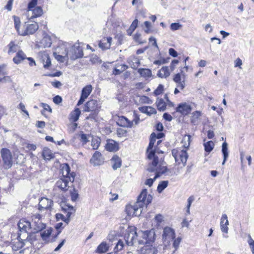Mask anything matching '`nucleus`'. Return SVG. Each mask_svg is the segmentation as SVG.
<instances>
[{
  "mask_svg": "<svg viewBox=\"0 0 254 254\" xmlns=\"http://www.w3.org/2000/svg\"><path fill=\"white\" fill-rule=\"evenodd\" d=\"M14 21V25L15 28L17 31L18 34H19V32L21 31V29H20V19L18 17L14 16H13Z\"/></svg>",
  "mask_w": 254,
  "mask_h": 254,
  "instance_id": "nucleus-48",
  "label": "nucleus"
},
{
  "mask_svg": "<svg viewBox=\"0 0 254 254\" xmlns=\"http://www.w3.org/2000/svg\"><path fill=\"white\" fill-rule=\"evenodd\" d=\"M175 238V233L173 229L169 227H166L164 228L162 239L165 243L169 244Z\"/></svg>",
  "mask_w": 254,
  "mask_h": 254,
  "instance_id": "nucleus-15",
  "label": "nucleus"
},
{
  "mask_svg": "<svg viewBox=\"0 0 254 254\" xmlns=\"http://www.w3.org/2000/svg\"><path fill=\"white\" fill-rule=\"evenodd\" d=\"M71 197L72 201H75L78 198V194L75 190L71 192Z\"/></svg>",
  "mask_w": 254,
  "mask_h": 254,
  "instance_id": "nucleus-64",
  "label": "nucleus"
},
{
  "mask_svg": "<svg viewBox=\"0 0 254 254\" xmlns=\"http://www.w3.org/2000/svg\"><path fill=\"white\" fill-rule=\"evenodd\" d=\"M8 54H11L18 51V46L17 45L15 44L13 42H11L8 45Z\"/></svg>",
  "mask_w": 254,
  "mask_h": 254,
  "instance_id": "nucleus-43",
  "label": "nucleus"
},
{
  "mask_svg": "<svg viewBox=\"0 0 254 254\" xmlns=\"http://www.w3.org/2000/svg\"><path fill=\"white\" fill-rule=\"evenodd\" d=\"M159 246L156 244L146 245L140 250L141 254H157L159 252Z\"/></svg>",
  "mask_w": 254,
  "mask_h": 254,
  "instance_id": "nucleus-18",
  "label": "nucleus"
},
{
  "mask_svg": "<svg viewBox=\"0 0 254 254\" xmlns=\"http://www.w3.org/2000/svg\"><path fill=\"white\" fill-rule=\"evenodd\" d=\"M43 156L45 159L49 160L54 157V155L51 150L48 148H44L43 151Z\"/></svg>",
  "mask_w": 254,
  "mask_h": 254,
  "instance_id": "nucleus-41",
  "label": "nucleus"
},
{
  "mask_svg": "<svg viewBox=\"0 0 254 254\" xmlns=\"http://www.w3.org/2000/svg\"><path fill=\"white\" fill-rule=\"evenodd\" d=\"M152 199V196L147 194V190H143L138 196L137 201L133 205H127L126 211L127 216L129 217L139 216L142 212V208L143 206H147L151 203Z\"/></svg>",
  "mask_w": 254,
  "mask_h": 254,
  "instance_id": "nucleus-1",
  "label": "nucleus"
},
{
  "mask_svg": "<svg viewBox=\"0 0 254 254\" xmlns=\"http://www.w3.org/2000/svg\"><path fill=\"white\" fill-rule=\"evenodd\" d=\"M117 134L119 137L125 136L127 134V131L123 128H118L117 130Z\"/></svg>",
  "mask_w": 254,
  "mask_h": 254,
  "instance_id": "nucleus-60",
  "label": "nucleus"
},
{
  "mask_svg": "<svg viewBox=\"0 0 254 254\" xmlns=\"http://www.w3.org/2000/svg\"><path fill=\"white\" fill-rule=\"evenodd\" d=\"M109 246L106 242H102L96 250V253L103 254L106 253L109 250Z\"/></svg>",
  "mask_w": 254,
  "mask_h": 254,
  "instance_id": "nucleus-31",
  "label": "nucleus"
},
{
  "mask_svg": "<svg viewBox=\"0 0 254 254\" xmlns=\"http://www.w3.org/2000/svg\"><path fill=\"white\" fill-rule=\"evenodd\" d=\"M138 72L140 75L144 77H150L152 75L151 71L147 68H139Z\"/></svg>",
  "mask_w": 254,
  "mask_h": 254,
  "instance_id": "nucleus-39",
  "label": "nucleus"
},
{
  "mask_svg": "<svg viewBox=\"0 0 254 254\" xmlns=\"http://www.w3.org/2000/svg\"><path fill=\"white\" fill-rule=\"evenodd\" d=\"M178 73L176 74L173 78V80L177 83V87L181 90H183L186 86V75L185 73Z\"/></svg>",
  "mask_w": 254,
  "mask_h": 254,
  "instance_id": "nucleus-17",
  "label": "nucleus"
},
{
  "mask_svg": "<svg viewBox=\"0 0 254 254\" xmlns=\"http://www.w3.org/2000/svg\"><path fill=\"white\" fill-rule=\"evenodd\" d=\"M181 239L178 237L177 239L174 241L173 247L175 249V250L178 248L180 243L181 242Z\"/></svg>",
  "mask_w": 254,
  "mask_h": 254,
  "instance_id": "nucleus-61",
  "label": "nucleus"
},
{
  "mask_svg": "<svg viewBox=\"0 0 254 254\" xmlns=\"http://www.w3.org/2000/svg\"><path fill=\"white\" fill-rule=\"evenodd\" d=\"M134 119L132 121H130L127 118L122 116L119 118L117 124L121 127H131L133 126L134 123L135 125H137L139 121V118L137 117L136 115L134 114Z\"/></svg>",
  "mask_w": 254,
  "mask_h": 254,
  "instance_id": "nucleus-13",
  "label": "nucleus"
},
{
  "mask_svg": "<svg viewBox=\"0 0 254 254\" xmlns=\"http://www.w3.org/2000/svg\"><path fill=\"white\" fill-rule=\"evenodd\" d=\"M156 104L158 110L163 111L166 109V104L163 99H158Z\"/></svg>",
  "mask_w": 254,
  "mask_h": 254,
  "instance_id": "nucleus-42",
  "label": "nucleus"
},
{
  "mask_svg": "<svg viewBox=\"0 0 254 254\" xmlns=\"http://www.w3.org/2000/svg\"><path fill=\"white\" fill-rule=\"evenodd\" d=\"M52 45V40L50 36L46 33L43 34V37L40 42L39 47H50Z\"/></svg>",
  "mask_w": 254,
  "mask_h": 254,
  "instance_id": "nucleus-28",
  "label": "nucleus"
},
{
  "mask_svg": "<svg viewBox=\"0 0 254 254\" xmlns=\"http://www.w3.org/2000/svg\"><path fill=\"white\" fill-rule=\"evenodd\" d=\"M68 52V57L71 60H75L78 58H81L83 56V53L82 48L79 44H75L73 45Z\"/></svg>",
  "mask_w": 254,
  "mask_h": 254,
  "instance_id": "nucleus-10",
  "label": "nucleus"
},
{
  "mask_svg": "<svg viewBox=\"0 0 254 254\" xmlns=\"http://www.w3.org/2000/svg\"><path fill=\"white\" fill-rule=\"evenodd\" d=\"M205 151L207 152H210L214 147V144L212 141H209L204 143Z\"/></svg>",
  "mask_w": 254,
  "mask_h": 254,
  "instance_id": "nucleus-45",
  "label": "nucleus"
},
{
  "mask_svg": "<svg viewBox=\"0 0 254 254\" xmlns=\"http://www.w3.org/2000/svg\"><path fill=\"white\" fill-rule=\"evenodd\" d=\"M182 27V25L179 23H172L170 25V29L172 31H176L181 29Z\"/></svg>",
  "mask_w": 254,
  "mask_h": 254,
  "instance_id": "nucleus-52",
  "label": "nucleus"
},
{
  "mask_svg": "<svg viewBox=\"0 0 254 254\" xmlns=\"http://www.w3.org/2000/svg\"><path fill=\"white\" fill-rule=\"evenodd\" d=\"M138 235L142 238V240H138L139 244H147L153 243L155 240V230L152 229L147 231H140Z\"/></svg>",
  "mask_w": 254,
  "mask_h": 254,
  "instance_id": "nucleus-7",
  "label": "nucleus"
},
{
  "mask_svg": "<svg viewBox=\"0 0 254 254\" xmlns=\"http://www.w3.org/2000/svg\"><path fill=\"white\" fill-rule=\"evenodd\" d=\"M24 237L21 236V234H19L17 237V241L12 243V250L17 251L21 249L24 245L25 242H27V238L24 239Z\"/></svg>",
  "mask_w": 254,
  "mask_h": 254,
  "instance_id": "nucleus-21",
  "label": "nucleus"
},
{
  "mask_svg": "<svg viewBox=\"0 0 254 254\" xmlns=\"http://www.w3.org/2000/svg\"><path fill=\"white\" fill-rule=\"evenodd\" d=\"M170 72L167 66H163L159 71L158 75L161 78H166L170 75Z\"/></svg>",
  "mask_w": 254,
  "mask_h": 254,
  "instance_id": "nucleus-35",
  "label": "nucleus"
},
{
  "mask_svg": "<svg viewBox=\"0 0 254 254\" xmlns=\"http://www.w3.org/2000/svg\"><path fill=\"white\" fill-rule=\"evenodd\" d=\"M190 135L189 134H186L183 137L182 143L183 144V146L185 148H188L189 147L190 142Z\"/></svg>",
  "mask_w": 254,
  "mask_h": 254,
  "instance_id": "nucleus-44",
  "label": "nucleus"
},
{
  "mask_svg": "<svg viewBox=\"0 0 254 254\" xmlns=\"http://www.w3.org/2000/svg\"><path fill=\"white\" fill-rule=\"evenodd\" d=\"M54 55L55 59L57 61L61 63H64L65 61H67L68 60V52H67V51L66 50H65V53L64 55H60L56 53H54Z\"/></svg>",
  "mask_w": 254,
  "mask_h": 254,
  "instance_id": "nucleus-34",
  "label": "nucleus"
},
{
  "mask_svg": "<svg viewBox=\"0 0 254 254\" xmlns=\"http://www.w3.org/2000/svg\"><path fill=\"white\" fill-rule=\"evenodd\" d=\"M80 114L81 112L79 109H75L70 114V120L74 122H76L79 119Z\"/></svg>",
  "mask_w": 254,
  "mask_h": 254,
  "instance_id": "nucleus-37",
  "label": "nucleus"
},
{
  "mask_svg": "<svg viewBox=\"0 0 254 254\" xmlns=\"http://www.w3.org/2000/svg\"><path fill=\"white\" fill-rule=\"evenodd\" d=\"M137 24H138V20H137V19H136L134 20H133V21L132 22L131 25L130 26L129 30L131 31V32L130 33H128L129 35H130L131 32L132 31H133L136 29V28L137 26Z\"/></svg>",
  "mask_w": 254,
  "mask_h": 254,
  "instance_id": "nucleus-56",
  "label": "nucleus"
},
{
  "mask_svg": "<svg viewBox=\"0 0 254 254\" xmlns=\"http://www.w3.org/2000/svg\"><path fill=\"white\" fill-rule=\"evenodd\" d=\"M248 243L251 249L253 254H254V240L252 238L250 235L248 236Z\"/></svg>",
  "mask_w": 254,
  "mask_h": 254,
  "instance_id": "nucleus-54",
  "label": "nucleus"
},
{
  "mask_svg": "<svg viewBox=\"0 0 254 254\" xmlns=\"http://www.w3.org/2000/svg\"><path fill=\"white\" fill-rule=\"evenodd\" d=\"M124 246V244L123 241L121 240H120L118 241L115 248H114V252L115 253H117L120 251H121Z\"/></svg>",
  "mask_w": 254,
  "mask_h": 254,
  "instance_id": "nucleus-49",
  "label": "nucleus"
},
{
  "mask_svg": "<svg viewBox=\"0 0 254 254\" xmlns=\"http://www.w3.org/2000/svg\"><path fill=\"white\" fill-rule=\"evenodd\" d=\"M31 222L24 219L20 220L18 223V227L20 231V234H22L23 232L26 234L27 238L29 236L28 231L30 230V233H31Z\"/></svg>",
  "mask_w": 254,
  "mask_h": 254,
  "instance_id": "nucleus-14",
  "label": "nucleus"
},
{
  "mask_svg": "<svg viewBox=\"0 0 254 254\" xmlns=\"http://www.w3.org/2000/svg\"><path fill=\"white\" fill-rule=\"evenodd\" d=\"M100 105L98 101L96 100H90L88 101L84 107V112H99Z\"/></svg>",
  "mask_w": 254,
  "mask_h": 254,
  "instance_id": "nucleus-16",
  "label": "nucleus"
},
{
  "mask_svg": "<svg viewBox=\"0 0 254 254\" xmlns=\"http://www.w3.org/2000/svg\"><path fill=\"white\" fill-rule=\"evenodd\" d=\"M134 40L138 43L139 44H143L146 42V40H142L141 38V34L138 33H136L133 36Z\"/></svg>",
  "mask_w": 254,
  "mask_h": 254,
  "instance_id": "nucleus-47",
  "label": "nucleus"
},
{
  "mask_svg": "<svg viewBox=\"0 0 254 254\" xmlns=\"http://www.w3.org/2000/svg\"><path fill=\"white\" fill-rule=\"evenodd\" d=\"M112 41L111 37H104L99 43V47L103 50L110 49Z\"/></svg>",
  "mask_w": 254,
  "mask_h": 254,
  "instance_id": "nucleus-24",
  "label": "nucleus"
},
{
  "mask_svg": "<svg viewBox=\"0 0 254 254\" xmlns=\"http://www.w3.org/2000/svg\"><path fill=\"white\" fill-rule=\"evenodd\" d=\"M194 200V197L193 196H190L188 199V205H187V212L188 214L190 213V208L191 206V203Z\"/></svg>",
  "mask_w": 254,
  "mask_h": 254,
  "instance_id": "nucleus-59",
  "label": "nucleus"
},
{
  "mask_svg": "<svg viewBox=\"0 0 254 254\" xmlns=\"http://www.w3.org/2000/svg\"><path fill=\"white\" fill-rule=\"evenodd\" d=\"M37 3V0H31L28 4V10L34 8Z\"/></svg>",
  "mask_w": 254,
  "mask_h": 254,
  "instance_id": "nucleus-58",
  "label": "nucleus"
},
{
  "mask_svg": "<svg viewBox=\"0 0 254 254\" xmlns=\"http://www.w3.org/2000/svg\"><path fill=\"white\" fill-rule=\"evenodd\" d=\"M39 26L37 23H26L23 26L21 31L19 32V35L25 36L34 34L38 29Z\"/></svg>",
  "mask_w": 254,
  "mask_h": 254,
  "instance_id": "nucleus-12",
  "label": "nucleus"
},
{
  "mask_svg": "<svg viewBox=\"0 0 254 254\" xmlns=\"http://www.w3.org/2000/svg\"><path fill=\"white\" fill-rule=\"evenodd\" d=\"M100 144V141L98 139H93L91 142V145L93 149H97Z\"/></svg>",
  "mask_w": 254,
  "mask_h": 254,
  "instance_id": "nucleus-55",
  "label": "nucleus"
},
{
  "mask_svg": "<svg viewBox=\"0 0 254 254\" xmlns=\"http://www.w3.org/2000/svg\"><path fill=\"white\" fill-rule=\"evenodd\" d=\"M191 111L190 105L187 103L180 104L176 109V111L181 113L183 115H187Z\"/></svg>",
  "mask_w": 254,
  "mask_h": 254,
  "instance_id": "nucleus-25",
  "label": "nucleus"
},
{
  "mask_svg": "<svg viewBox=\"0 0 254 254\" xmlns=\"http://www.w3.org/2000/svg\"><path fill=\"white\" fill-rule=\"evenodd\" d=\"M156 134L152 133L150 136V140L149 146L147 149V158L149 162H152V167L157 163H165L162 157H159L158 155L162 154V151H159L157 149V146H154L156 141Z\"/></svg>",
  "mask_w": 254,
  "mask_h": 254,
  "instance_id": "nucleus-2",
  "label": "nucleus"
},
{
  "mask_svg": "<svg viewBox=\"0 0 254 254\" xmlns=\"http://www.w3.org/2000/svg\"><path fill=\"white\" fill-rule=\"evenodd\" d=\"M61 206L62 210L66 214V216H64L62 214L57 213L56 215V219L58 221L62 220L68 224L69 222L71 215L75 212V210L73 206L69 205L62 204Z\"/></svg>",
  "mask_w": 254,
  "mask_h": 254,
  "instance_id": "nucleus-8",
  "label": "nucleus"
},
{
  "mask_svg": "<svg viewBox=\"0 0 254 254\" xmlns=\"http://www.w3.org/2000/svg\"><path fill=\"white\" fill-rule=\"evenodd\" d=\"M128 64L132 68H136L139 65L140 62L137 58L133 57L129 59Z\"/></svg>",
  "mask_w": 254,
  "mask_h": 254,
  "instance_id": "nucleus-40",
  "label": "nucleus"
},
{
  "mask_svg": "<svg viewBox=\"0 0 254 254\" xmlns=\"http://www.w3.org/2000/svg\"><path fill=\"white\" fill-rule=\"evenodd\" d=\"M168 185V181H162L159 183L157 187V191L158 192L161 193L166 188H167Z\"/></svg>",
  "mask_w": 254,
  "mask_h": 254,
  "instance_id": "nucleus-46",
  "label": "nucleus"
},
{
  "mask_svg": "<svg viewBox=\"0 0 254 254\" xmlns=\"http://www.w3.org/2000/svg\"><path fill=\"white\" fill-rule=\"evenodd\" d=\"M172 154L175 159L176 162L178 165L182 164L181 168L186 166L188 158V154L186 150L181 148L174 149L172 151Z\"/></svg>",
  "mask_w": 254,
  "mask_h": 254,
  "instance_id": "nucleus-5",
  "label": "nucleus"
},
{
  "mask_svg": "<svg viewBox=\"0 0 254 254\" xmlns=\"http://www.w3.org/2000/svg\"><path fill=\"white\" fill-rule=\"evenodd\" d=\"M163 218L164 217L162 215L158 214L155 216L154 219L155 221L157 223V224H159L163 221Z\"/></svg>",
  "mask_w": 254,
  "mask_h": 254,
  "instance_id": "nucleus-62",
  "label": "nucleus"
},
{
  "mask_svg": "<svg viewBox=\"0 0 254 254\" xmlns=\"http://www.w3.org/2000/svg\"><path fill=\"white\" fill-rule=\"evenodd\" d=\"M127 68V66L126 64H121L117 66V67L114 69L113 74L114 75H118L122 73Z\"/></svg>",
  "mask_w": 254,
  "mask_h": 254,
  "instance_id": "nucleus-38",
  "label": "nucleus"
},
{
  "mask_svg": "<svg viewBox=\"0 0 254 254\" xmlns=\"http://www.w3.org/2000/svg\"><path fill=\"white\" fill-rule=\"evenodd\" d=\"M222 152L223 155V161L222 162V165H224L229 157L228 144L226 142H224L222 144Z\"/></svg>",
  "mask_w": 254,
  "mask_h": 254,
  "instance_id": "nucleus-32",
  "label": "nucleus"
},
{
  "mask_svg": "<svg viewBox=\"0 0 254 254\" xmlns=\"http://www.w3.org/2000/svg\"><path fill=\"white\" fill-rule=\"evenodd\" d=\"M111 161L113 163L112 167L114 170H116L121 166V160L119 156L114 155L111 159Z\"/></svg>",
  "mask_w": 254,
  "mask_h": 254,
  "instance_id": "nucleus-33",
  "label": "nucleus"
},
{
  "mask_svg": "<svg viewBox=\"0 0 254 254\" xmlns=\"http://www.w3.org/2000/svg\"><path fill=\"white\" fill-rule=\"evenodd\" d=\"M43 14V10L40 6H37L34 8L28 10V16L30 19L35 18L41 16Z\"/></svg>",
  "mask_w": 254,
  "mask_h": 254,
  "instance_id": "nucleus-23",
  "label": "nucleus"
},
{
  "mask_svg": "<svg viewBox=\"0 0 254 254\" xmlns=\"http://www.w3.org/2000/svg\"><path fill=\"white\" fill-rule=\"evenodd\" d=\"M18 108L20 109L23 112H24L27 118L29 117V115L28 111L26 110L25 105L22 103H20L18 105Z\"/></svg>",
  "mask_w": 254,
  "mask_h": 254,
  "instance_id": "nucleus-57",
  "label": "nucleus"
},
{
  "mask_svg": "<svg viewBox=\"0 0 254 254\" xmlns=\"http://www.w3.org/2000/svg\"><path fill=\"white\" fill-rule=\"evenodd\" d=\"M90 162L95 166L101 165L103 162L101 154L98 151H96L92 157Z\"/></svg>",
  "mask_w": 254,
  "mask_h": 254,
  "instance_id": "nucleus-27",
  "label": "nucleus"
},
{
  "mask_svg": "<svg viewBox=\"0 0 254 254\" xmlns=\"http://www.w3.org/2000/svg\"><path fill=\"white\" fill-rule=\"evenodd\" d=\"M164 91V86L162 84H159L158 87L154 91V94L156 96H158L163 93Z\"/></svg>",
  "mask_w": 254,
  "mask_h": 254,
  "instance_id": "nucleus-53",
  "label": "nucleus"
},
{
  "mask_svg": "<svg viewBox=\"0 0 254 254\" xmlns=\"http://www.w3.org/2000/svg\"><path fill=\"white\" fill-rule=\"evenodd\" d=\"M79 136L80 137V140L82 142L83 144H85L89 141V138L90 136L89 135L82 133L79 134Z\"/></svg>",
  "mask_w": 254,
  "mask_h": 254,
  "instance_id": "nucleus-51",
  "label": "nucleus"
},
{
  "mask_svg": "<svg viewBox=\"0 0 254 254\" xmlns=\"http://www.w3.org/2000/svg\"><path fill=\"white\" fill-rule=\"evenodd\" d=\"M201 116V113L200 111H195L192 113L191 117V122L194 125L198 123Z\"/></svg>",
  "mask_w": 254,
  "mask_h": 254,
  "instance_id": "nucleus-36",
  "label": "nucleus"
},
{
  "mask_svg": "<svg viewBox=\"0 0 254 254\" xmlns=\"http://www.w3.org/2000/svg\"><path fill=\"white\" fill-rule=\"evenodd\" d=\"M52 231V229L50 228L41 233V236L42 239L46 240V239L48 238L49 236L51 234Z\"/></svg>",
  "mask_w": 254,
  "mask_h": 254,
  "instance_id": "nucleus-50",
  "label": "nucleus"
},
{
  "mask_svg": "<svg viewBox=\"0 0 254 254\" xmlns=\"http://www.w3.org/2000/svg\"><path fill=\"white\" fill-rule=\"evenodd\" d=\"M41 216L37 213L31 215V233H37L44 229L46 224L41 221Z\"/></svg>",
  "mask_w": 254,
  "mask_h": 254,
  "instance_id": "nucleus-6",
  "label": "nucleus"
},
{
  "mask_svg": "<svg viewBox=\"0 0 254 254\" xmlns=\"http://www.w3.org/2000/svg\"><path fill=\"white\" fill-rule=\"evenodd\" d=\"M137 234L136 228L133 226L129 227L126 231L125 235V239L128 246H132L135 242Z\"/></svg>",
  "mask_w": 254,
  "mask_h": 254,
  "instance_id": "nucleus-9",
  "label": "nucleus"
},
{
  "mask_svg": "<svg viewBox=\"0 0 254 254\" xmlns=\"http://www.w3.org/2000/svg\"><path fill=\"white\" fill-rule=\"evenodd\" d=\"M106 149L110 152L117 151L119 149L118 143L114 140H108L106 145Z\"/></svg>",
  "mask_w": 254,
  "mask_h": 254,
  "instance_id": "nucleus-29",
  "label": "nucleus"
},
{
  "mask_svg": "<svg viewBox=\"0 0 254 254\" xmlns=\"http://www.w3.org/2000/svg\"><path fill=\"white\" fill-rule=\"evenodd\" d=\"M1 156L3 162L4 167L5 169L10 168L13 163V159L10 150L6 148H2L1 150Z\"/></svg>",
  "mask_w": 254,
  "mask_h": 254,
  "instance_id": "nucleus-11",
  "label": "nucleus"
},
{
  "mask_svg": "<svg viewBox=\"0 0 254 254\" xmlns=\"http://www.w3.org/2000/svg\"><path fill=\"white\" fill-rule=\"evenodd\" d=\"M93 90L91 85H87L85 86L81 91V94L79 100L77 104V106L82 104L85 100L87 98Z\"/></svg>",
  "mask_w": 254,
  "mask_h": 254,
  "instance_id": "nucleus-19",
  "label": "nucleus"
},
{
  "mask_svg": "<svg viewBox=\"0 0 254 254\" xmlns=\"http://www.w3.org/2000/svg\"><path fill=\"white\" fill-rule=\"evenodd\" d=\"M40 61L43 64L44 68H49L51 65V61L49 55L46 52H41L39 53Z\"/></svg>",
  "mask_w": 254,
  "mask_h": 254,
  "instance_id": "nucleus-22",
  "label": "nucleus"
},
{
  "mask_svg": "<svg viewBox=\"0 0 254 254\" xmlns=\"http://www.w3.org/2000/svg\"><path fill=\"white\" fill-rule=\"evenodd\" d=\"M63 177L59 180L56 183V186L63 191H66L69 187V182H73L74 180L75 174L74 172L70 173V168L69 166L65 164L62 169Z\"/></svg>",
  "mask_w": 254,
  "mask_h": 254,
  "instance_id": "nucleus-3",
  "label": "nucleus"
},
{
  "mask_svg": "<svg viewBox=\"0 0 254 254\" xmlns=\"http://www.w3.org/2000/svg\"><path fill=\"white\" fill-rule=\"evenodd\" d=\"M91 113L88 116H87L86 119L87 120H90V119H95V118L97 117V115L98 113L97 112H91Z\"/></svg>",
  "mask_w": 254,
  "mask_h": 254,
  "instance_id": "nucleus-63",
  "label": "nucleus"
},
{
  "mask_svg": "<svg viewBox=\"0 0 254 254\" xmlns=\"http://www.w3.org/2000/svg\"><path fill=\"white\" fill-rule=\"evenodd\" d=\"M229 222L228 220V217L226 214H224L222 215L220 220V227L221 230L225 233H228V227Z\"/></svg>",
  "mask_w": 254,
  "mask_h": 254,
  "instance_id": "nucleus-26",
  "label": "nucleus"
},
{
  "mask_svg": "<svg viewBox=\"0 0 254 254\" xmlns=\"http://www.w3.org/2000/svg\"><path fill=\"white\" fill-rule=\"evenodd\" d=\"M53 204V201L51 199L42 197L39 203V209L40 210L50 209Z\"/></svg>",
  "mask_w": 254,
  "mask_h": 254,
  "instance_id": "nucleus-20",
  "label": "nucleus"
},
{
  "mask_svg": "<svg viewBox=\"0 0 254 254\" xmlns=\"http://www.w3.org/2000/svg\"><path fill=\"white\" fill-rule=\"evenodd\" d=\"M26 58V56L24 53L21 50H18L16 56L13 58V62L15 64H18Z\"/></svg>",
  "mask_w": 254,
  "mask_h": 254,
  "instance_id": "nucleus-30",
  "label": "nucleus"
},
{
  "mask_svg": "<svg viewBox=\"0 0 254 254\" xmlns=\"http://www.w3.org/2000/svg\"><path fill=\"white\" fill-rule=\"evenodd\" d=\"M154 167H152V162H148V166L147 170L149 172L155 173V176L153 179H148L146 180L144 182V184L149 187H151L154 181L158 178L160 175L165 173L166 172L167 168L165 163H157L156 165L153 166Z\"/></svg>",
  "mask_w": 254,
  "mask_h": 254,
  "instance_id": "nucleus-4",
  "label": "nucleus"
}]
</instances>
